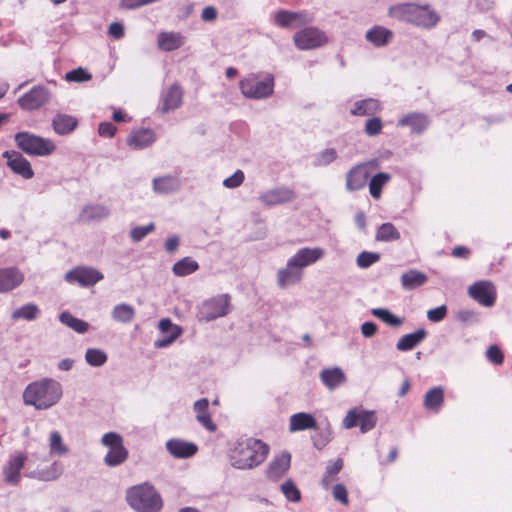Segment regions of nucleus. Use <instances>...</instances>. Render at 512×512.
Returning <instances> with one entry per match:
<instances>
[{"label": "nucleus", "instance_id": "obj_1", "mask_svg": "<svg viewBox=\"0 0 512 512\" xmlns=\"http://www.w3.org/2000/svg\"><path fill=\"white\" fill-rule=\"evenodd\" d=\"M269 450V446L260 439H239L229 455L231 465L237 469H252L266 460Z\"/></svg>", "mask_w": 512, "mask_h": 512}, {"label": "nucleus", "instance_id": "obj_2", "mask_svg": "<svg viewBox=\"0 0 512 512\" xmlns=\"http://www.w3.org/2000/svg\"><path fill=\"white\" fill-rule=\"evenodd\" d=\"M62 396L61 385L52 379H43L29 384L23 392L25 404L37 409H47L56 404Z\"/></svg>", "mask_w": 512, "mask_h": 512}, {"label": "nucleus", "instance_id": "obj_3", "mask_svg": "<svg viewBox=\"0 0 512 512\" xmlns=\"http://www.w3.org/2000/svg\"><path fill=\"white\" fill-rule=\"evenodd\" d=\"M126 500L137 512H160L163 508L161 495L149 483L130 487L126 492Z\"/></svg>", "mask_w": 512, "mask_h": 512}, {"label": "nucleus", "instance_id": "obj_4", "mask_svg": "<svg viewBox=\"0 0 512 512\" xmlns=\"http://www.w3.org/2000/svg\"><path fill=\"white\" fill-rule=\"evenodd\" d=\"M389 15L421 27H433L439 21L438 14L427 5L414 3L398 4L390 7Z\"/></svg>", "mask_w": 512, "mask_h": 512}, {"label": "nucleus", "instance_id": "obj_5", "mask_svg": "<svg viewBox=\"0 0 512 512\" xmlns=\"http://www.w3.org/2000/svg\"><path fill=\"white\" fill-rule=\"evenodd\" d=\"M274 76L270 73H252L239 82V88L248 99H265L273 95Z\"/></svg>", "mask_w": 512, "mask_h": 512}, {"label": "nucleus", "instance_id": "obj_6", "mask_svg": "<svg viewBox=\"0 0 512 512\" xmlns=\"http://www.w3.org/2000/svg\"><path fill=\"white\" fill-rule=\"evenodd\" d=\"M15 142L23 152L34 156H48L56 146L50 139H45L29 132H19L15 135Z\"/></svg>", "mask_w": 512, "mask_h": 512}, {"label": "nucleus", "instance_id": "obj_7", "mask_svg": "<svg viewBox=\"0 0 512 512\" xmlns=\"http://www.w3.org/2000/svg\"><path fill=\"white\" fill-rule=\"evenodd\" d=\"M101 442L109 448L104 457V463L109 467H115L124 463L128 458V450L123 445V439L116 432H109L103 435Z\"/></svg>", "mask_w": 512, "mask_h": 512}, {"label": "nucleus", "instance_id": "obj_8", "mask_svg": "<svg viewBox=\"0 0 512 512\" xmlns=\"http://www.w3.org/2000/svg\"><path fill=\"white\" fill-rule=\"evenodd\" d=\"M377 423V416L374 411H367L360 408L349 410L343 419V427L351 429L359 426L362 433L372 430Z\"/></svg>", "mask_w": 512, "mask_h": 512}, {"label": "nucleus", "instance_id": "obj_9", "mask_svg": "<svg viewBox=\"0 0 512 512\" xmlns=\"http://www.w3.org/2000/svg\"><path fill=\"white\" fill-rule=\"evenodd\" d=\"M293 41L298 49L309 50L325 45L328 42V38L318 28L306 27L294 34Z\"/></svg>", "mask_w": 512, "mask_h": 512}, {"label": "nucleus", "instance_id": "obj_10", "mask_svg": "<svg viewBox=\"0 0 512 512\" xmlns=\"http://www.w3.org/2000/svg\"><path fill=\"white\" fill-rule=\"evenodd\" d=\"M104 278L103 274L95 268L78 266L68 271L65 280L69 283H78L82 287L94 286Z\"/></svg>", "mask_w": 512, "mask_h": 512}, {"label": "nucleus", "instance_id": "obj_11", "mask_svg": "<svg viewBox=\"0 0 512 512\" xmlns=\"http://www.w3.org/2000/svg\"><path fill=\"white\" fill-rule=\"evenodd\" d=\"M469 296L484 307L494 305L497 292L494 284L490 281H477L468 288Z\"/></svg>", "mask_w": 512, "mask_h": 512}, {"label": "nucleus", "instance_id": "obj_12", "mask_svg": "<svg viewBox=\"0 0 512 512\" xmlns=\"http://www.w3.org/2000/svg\"><path fill=\"white\" fill-rule=\"evenodd\" d=\"M230 309V296L228 294L218 295L204 302L201 315L206 321L214 320L228 314Z\"/></svg>", "mask_w": 512, "mask_h": 512}, {"label": "nucleus", "instance_id": "obj_13", "mask_svg": "<svg viewBox=\"0 0 512 512\" xmlns=\"http://www.w3.org/2000/svg\"><path fill=\"white\" fill-rule=\"evenodd\" d=\"M49 100V91L43 86H34L18 99L21 109L32 111L40 108Z\"/></svg>", "mask_w": 512, "mask_h": 512}, {"label": "nucleus", "instance_id": "obj_14", "mask_svg": "<svg viewBox=\"0 0 512 512\" xmlns=\"http://www.w3.org/2000/svg\"><path fill=\"white\" fill-rule=\"evenodd\" d=\"M3 158L7 159V166L24 179H31L34 171L30 162L17 151H5Z\"/></svg>", "mask_w": 512, "mask_h": 512}, {"label": "nucleus", "instance_id": "obj_15", "mask_svg": "<svg viewBox=\"0 0 512 512\" xmlns=\"http://www.w3.org/2000/svg\"><path fill=\"white\" fill-rule=\"evenodd\" d=\"M323 248L304 247L299 249L290 260V265H296L300 270L306 266L314 264L324 256Z\"/></svg>", "mask_w": 512, "mask_h": 512}, {"label": "nucleus", "instance_id": "obj_16", "mask_svg": "<svg viewBox=\"0 0 512 512\" xmlns=\"http://www.w3.org/2000/svg\"><path fill=\"white\" fill-rule=\"evenodd\" d=\"M183 101V89L178 83L172 84L161 95L160 111L168 113L179 108Z\"/></svg>", "mask_w": 512, "mask_h": 512}, {"label": "nucleus", "instance_id": "obj_17", "mask_svg": "<svg viewBox=\"0 0 512 512\" xmlns=\"http://www.w3.org/2000/svg\"><path fill=\"white\" fill-rule=\"evenodd\" d=\"M296 194L289 187H277L261 194L260 201L267 206H274L293 201Z\"/></svg>", "mask_w": 512, "mask_h": 512}, {"label": "nucleus", "instance_id": "obj_18", "mask_svg": "<svg viewBox=\"0 0 512 512\" xmlns=\"http://www.w3.org/2000/svg\"><path fill=\"white\" fill-rule=\"evenodd\" d=\"M156 140L155 132L152 129L141 128L132 131L127 139V145L133 150L144 149L152 145Z\"/></svg>", "mask_w": 512, "mask_h": 512}, {"label": "nucleus", "instance_id": "obj_19", "mask_svg": "<svg viewBox=\"0 0 512 512\" xmlns=\"http://www.w3.org/2000/svg\"><path fill=\"white\" fill-rule=\"evenodd\" d=\"M369 178L366 164L352 167L346 175V188L349 191H357L365 187Z\"/></svg>", "mask_w": 512, "mask_h": 512}, {"label": "nucleus", "instance_id": "obj_20", "mask_svg": "<svg viewBox=\"0 0 512 512\" xmlns=\"http://www.w3.org/2000/svg\"><path fill=\"white\" fill-rule=\"evenodd\" d=\"M24 281V274L15 267L0 269V293L9 292Z\"/></svg>", "mask_w": 512, "mask_h": 512}, {"label": "nucleus", "instance_id": "obj_21", "mask_svg": "<svg viewBox=\"0 0 512 512\" xmlns=\"http://www.w3.org/2000/svg\"><path fill=\"white\" fill-rule=\"evenodd\" d=\"M26 455L18 453L13 456L4 467L3 474L7 483L16 485L21 479V470L24 467Z\"/></svg>", "mask_w": 512, "mask_h": 512}, {"label": "nucleus", "instance_id": "obj_22", "mask_svg": "<svg viewBox=\"0 0 512 512\" xmlns=\"http://www.w3.org/2000/svg\"><path fill=\"white\" fill-rule=\"evenodd\" d=\"M166 448L174 458H189L198 451L196 444L177 438L168 440Z\"/></svg>", "mask_w": 512, "mask_h": 512}, {"label": "nucleus", "instance_id": "obj_23", "mask_svg": "<svg viewBox=\"0 0 512 512\" xmlns=\"http://www.w3.org/2000/svg\"><path fill=\"white\" fill-rule=\"evenodd\" d=\"M185 43V37L179 32H160L157 38V47L165 52L181 48Z\"/></svg>", "mask_w": 512, "mask_h": 512}, {"label": "nucleus", "instance_id": "obj_24", "mask_svg": "<svg viewBox=\"0 0 512 512\" xmlns=\"http://www.w3.org/2000/svg\"><path fill=\"white\" fill-rule=\"evenodd\" d=\"M194 411L196 413L197 421L208 431L215 432L217 429L216 424L213 422L209 413V401L202 398L194 403Z\"/></svg>", "mask_w": 512, "mask_h": 512}, {"label": "nucleus", "instance_id": "obj_25", "mask_svg": "<svg viewBox=\"0 0 512 512\" xmlns=\"http://www.w3.org/2000/svg\"><path fill=\"white\" fill-rule=\"evenodd\" d=\"M78 126V119L72 115L57 113L52 120V127L56 134L67 135Z\"/></svg>", "mask_w": 512, "mask_h": 512}, {"label": "nucleus", "instance_id": "obj_26", "mask_svg": "<svg viewBox=\"0 0 512 512\" xmlns=\"http://www.w3.org/2000/svg\"><path fill=\"white\" fill-rule=\"evenodd\" d=\"M317 428L316 419L309 413L299 412L290 416L289 431L297 432Z\"/></svg>", "mask_w": 512, "mask_h": 512}, {"label": "nucleus", "instance_id": "obj_27", "mask_svg": "<svg viewBox=\"0 0 512 512\" xmlns=\"http://www.w3.org/2000/svg\"><path fill=\"white\" fill-rule=\"evenodd\" d=\"M63 473V466L61 463L55 461L46 468H37L27 474L28 477L40 481H54L57 480Z\"/></svg>", "mask_w": 512, "mask_h": 512}, {"label": "nucleus", "instance_id": "obj_28", "mask_svg": "<svg viewBox=\"0 0 512 512\" xmlns=\"http://www.w3.org/2000/svg\"><path fill=\"white\" fill-rule=\"evenodd\" d=\"M398 125L410 127L412 133L420 134L428 127L429 120L423 113H410L402 117Z\"/></svg>", "mask_w": 512, "mask_h": 512}, {"label": "nucleus", "instance_id": "obj_29", "mask_svg": "<svg viewBox=\"0 0 512 512\" xmlns=\"http://www.w3.org/2000/svg\"><path fill=\"white\" fill-rule=\"evenodd\" d=\"M301 278V270L296 265H290V260H288L286 267L280 269L277 273V282L281 288L297 283Z\"/></svg>", "mask_w": 512, "mask_h": 512}, {"label": "nucleus", "instance_id": "obj_30", "mask_svg": "<svg viewBox=\"0 0 512 512\" xmlns=\"http://www.w3.org/2000/svg\"><path fill=\"white\" fill-rule=\"evenodd\" d=\"M320 379L328 389L333 390L346 381V376L340 368L335 367L322 370Z\"/></svg>", "mask_w": 512, "mask_h": 512}, {"label": "nucleus", "instance_id": "obj_31", "mask_svg": "<svg viewBox=\"0 0 512 512\" xmlns=\"http://www.w3.org/2000/svg\"><path fill=\"white\" fill-rule=\"evenodd\" d=\"M426 336H427L426 330L423 328H420L413 333L406 334V335L402 336L398 340V342L396 344V348L399 351H403V352L410 351L413 348H415L417 345H419L426 338Z\"/></svg>", "mask_w": 512, "mask_h": 512}, {"label": "nucleus", "instance_id": "obj_32", "mask_svg": "<svg viewBox=\"0 0 512 512\" xmlns=\"http://www.w3.org/2000/svg\"><path fill=\"white\" fill-rule=\"evenodd\" d=\"M427 275L421 271L410 269L402 274L401 285L405 290H413L427 282Z\"/></svg>", "mask_w": 512, "mask_h": 512}, {"label": "nucleus", "instance_id": "obj_33", "mask_svg": "<svg viewBox=\"0 0 512 512\" xmlns=\"http://www.w3.org/2000/svg\"><path fill=\"white\" fill-rule=\"evenodd\" d=\"M291 456L288 453H283L276 457L268 469V476L273 479L282 477L290 468Z\"/></svg>", "mask_w": 512, "mask_h": 512}, {"label": "nucleus", "instance_id": "obj_34", "mask_svg": "<svg viewBox=\"0 0 512 512\" xmlns=\"http://www.w3.org/2000/svg\"><path fill=\"white\" fill-rule=\"evenodd\" d=\"M392 37V31L383 26H374L366 33L367 41L377 47L388 44Z\"/></svg>", "mask_w": 512, "mask_h": 512}, {"label": "nucleus", "instance_id": "obj_35", "mask_svg": "<svg viewBox=\"0 0 512 512\" xmlns=\"http://www.w3.org/2000/svg\"><path fill=\"white\" fill-rule=\"evenodd\" d=\"M444 402V390L441 386L433 387L424 396L423 404L427 410L438 412Z\"/></svg>", "mask_w": 512, "mask_h": 512}, {"label": "nucleus", "instance_id": "obj_36", "mask_svg": "<svg viewBox=\"0 0 512 512\" xmlns=\"http://www.w3.org/2000/svg\"><path fill=\"white\" fill-rule=\"evenodd\" d=\"M381 110V105L378 100L368 98L354 103L351 109V114L354 116L374 115Z\"/></svg>", "mask_w": 512, "mask_h": 512}, {"label": "nucleus", "instance_id": "obj_37", "mask_svg": "<svg viewBox=\"0 0 512 512\" xmlns=\"http://www.w3.org/2000/svg\"><path fill=\"white\" fill-rule=\"evenodd\" d=\"M109 215V210L103 205H88L84 207L79 215L81 222H90L106 218Z\"/></svg>", "mask_w": 512, "mask_h": 512}, {"label": "nucleus", "instance_id": "obj_38", "mask_svg": "<svg viewBox=\"0 0 512 512\" xmlns=\"http://www.w3.org/2000/svg\"><path fill=\"white\" fill-rule=\"evenodd\" d=\"M401 237L400 232L394 224L390 222L380 225L375 234V240L379 242L398 241Z\"/></svg>", "mask_w": 512, "mask_h": 512}, {"label": "nucleus", "instance_id": "obj_39", "mask_svg": "<svg viewBox=\"0 0 512 512\" xmlns=\"http://www.w3.org/2000/svg\"><path fill=\"white\" fill-rule=\"evenodd\" d=\"M199 269L198 263L193 260L191 257H184L177 261L173 267L172 271L174 275L178 277H184L190 275Z\"/></svg>", "mask_w": 512, "mask_h": 512}, {"label": "nucleus", "instance_id": "obj_40", "mask_svg": "<svg viewBox=\"0 0 512 512\" xmlns=\"http://www.w3.org/2000/svg\"><path fill=\"white\" fill-rule=\"evenodd\" d=\"M391 175L380 172L374 175L369 182V192L374 199H379L383 187L390 181Z\"/></svg>", "mask_w": 512, "mask_h": 512}, {"label": "nucleus", "instance_id": "obj_41", "mask_svg": "<svg viewBox=\"0 0 512 512\" xmlns=\"http://www.w3.org/2000/svg\"><path fill=\"white\" fill-rule=\"evenodd\" d=\"M344 462L342 458L336 459L327 465L326 471L321 479V485L328 489L331 483L336 480V476L342 470Z\"/></svg>", "mask_w": 512, "mask_h": 512}, {"label": "nucleus", "instance_id": "obj_42", "mask_svg": "<svg viewBox=\"0 0 512 512\" xmlns=\"http://www.w3.org/2000/svg\"><path fill=\"white\" fill-rule=\"evenodd\" d=\"M179 183L175 177L165 176L156 178L153 181L154 190L158 193L167 194L178 189Z\"/></svg>", "mask_w": 512, "mask_h": 512}, {"label": "nucleus", "instance_id": "obj_43", "mask_svg": "<svg viewBox=\"0 0 512 512\" xmlns=\"http://www.w3.org/2000/svg\"><path fill=\"white\" fill-rule=\"evenodd\" d=\"M60 321L78 333L88 331L89 324L81 319L74 317L69 312H62L59 317Z\"/></svg>", "mask_w": 512, "mask_h": 512}, {"label": "nucleus", "instance_id": "obj_44", "mask_svg": "<svg viewBox=\"0 0 512 512\" xmlns=\"http://www.w3.org/2000/svg\"><path fill=\"white\" fill-rule=\"evenodd\" d=\"M114 320L122 323H129L135 317V309L128 304L116 305L112 312Z\"/></svg>", "mask_w": 512, "mask_h": 512}, {"label": "nucleus", "instance_id": "obj_45", "mask_svg": "<svg viewBox=\"0 0 512 512\" xmlns=\"http://www.w3.org/2000/svg\"><path fill=\"white\" fill-rule=\"evenodd\" d=\"M39 312L40 311L37 305L29 303L16 309L12 313V318L14 320L24 319L27 321H32L37 318Z\"/></svg>", "mask_w": 512, "mask_h": 512}, {"label": "nucleus", "instance_id": "obj_46", "mask_svg": "<svg viewBox=\"0 0 512 512\" xmlns=\"http://www.w3.org/2000/svg\"><path fill=\"white\" fill-rule=\"evenodd\" d=\"M371 314L392 327H399L403 324L402 318L393 315L389 310L384 308H374L371 310Z\"/></svg>", "mask_w": 512, "mask_h": 512}, {"label": "nucleus", "instance_id": "obj_47", "mask_svg": "<svg viewBox=\"0 0 512 512\" xmlns=\"http://www.w3.org/2000/svg\"><path fill=\"white\" fill-rule=\"evenodd\" d=\"M159 329L163 333L171 332V334L169 336V339L165 340V341H162L158 345L159 347H162L164 345H167V344L173 342L181 334V329L178 326L174 325L169 318H165V319L160 320V322H159Z\"/></svg>", "mask_w": 512, "mask_h": 512}, {"label": "nucleus", "instance_id": "obj_48", "mask_svg": "<svg viewBox=\"0 0 512 512\" xmlns=\"http://www.w3.org/2000/svg\"><path fill=\"white\" fill-rule=\"evenodd\" d=\"M87 363L94 367H100L107 362V354L100 349L90 348L85 353Z\"/></svg>", "mask_w": 512, "mask_h": 512}, {"label": "nucleus", "instance_id": "obj_49", "mask_svg": "<svg viewBox=\"0 0 512 512\" xmlns=\"http://www.w3.org/2000/svg\"><path fill=\"white\" fill-rule=\"evenodd\" d=\"M300 17L299 13L281 10L276 13L274 21L278 26L287 28L292 26Z\"/></svg>", "mask_w": 512, "mask_h": 512}, {"label": "nucleus", "instance_id": "obj_50", "mask_svg": "<svg viewBox=\"0 0 512 512\" xmlns=\"http://www.w3.org/2000/svg\"><path fill=\"white\" fill-rule=\"evenodd\" d=\"M50 450L58 455L68 453V447L63 443L62 436L58 431H53L50 434Z\"/></svg>", "mask_w": 512, "mask_h": 512}, {"label": "nucleus", "instance_id": "obj_51", "mask_svg": "<svg viewBox=\"0 0 512 512\" xmlns=\"http://www.w3.org/2000/svg\"><path fill=\"white\" fill-rule=\"evenodd\" d=\"M282 493L285 498L291 502H299L301 499L300 490L296 487L292 480H287L281 485Z\"/></svg>", "mask_w": 512, "mask_h": 512}, {"label": "nucleus", "instance_id": "obj_52", "mask_svg": "<svg viewBox=\"0 0 512 512\" xmlns=\"http://www.w3.org/2000/svg\"><path fill=\"white\" fill-rule=\"evenodd\" d=\"M381 258V255L377 252H361L356 259V263L360 268H368L374 263L378 262Z\"/></svg>", "mask_w": 512, "mask_h": 512}, {"label": "nucleus", "instance_id": "obj_53", "mask_svg": "<svg viewBox=\"0 0 512 512\" xmlns=\"http://www.w3.org/2000/svg\"><path fill=\"white\" fill-rule=\"evenodd\" d=\"M65 79L68 82H86L92 79V75L82 67L71 70L66 73Z\"/></svg>", "mask_w": 512, "mask_h": 512}, {"label": "nucleus", "instance_id": "obj_54", "mask_svg": "<svg viewBox=\"0 0 512 512\" xmlns=\"http://www.w3.org/2000/svg\"><path fill=\"white\" fill-rule=\"evenodd\" d=\"M155 230L154 223H150L146 226H136L131 229L130 231V237L134 242H139L143 238H145L149 233L153 232Z\"/></svg>", "mask_w": 512, "mask_h": 512}, {"label": "nucleus", "instance_id": "obj_55", "mask_svg": "<svg viewBox=\"0 0 512 512\" xmlns=\"http://www.w3.org/2000/svg\"><path fill=\"white\" fill-rule=\"evenodd\" d=\"M382 128V120L379 117H373L366 121L364 131L368 136H376L381 133Z\"/></svg>", "mask_w": 512, "mask_h": 512}, {"label": "nucleus", "instance_id": "obj_56", "mask_svg": "<svg viewBox=\"0 0 512 512\" xmlns=\"http://www.w3.org/2000/svg\"><path fill=\"white\" fill-rule=\"evenodd\" d=\"M486 357L491 363L495 365H501L504 361L503 352L497 345H491L487 349Z\"/></svg>", "mask_w": 512, "mask_h": 512}, {"label": "nucleus", "instance_id": "obj_57", "mask_svg": "<svg viewBox=\"0 0 512 512\" xmlns=\"http://www.w3.org/2000/svg\"><path fill=\"white\" fill-rule=\"evenodd\" d=\"M332 495H333V498L336 501L340 502L341 504H343V505L349 504L348 491H347V488L345 487V485H343V484L334 485L332 488Z\"/></svg>", "mask_w": 512, "mask_h": 512}, {"label": "nucleus", "instance_id": "obj_58", "mask_svg": "<svg viewBox=\"0 0 512 512\" xmlns=\"http://www.w3.org/2000/svg\"><path fill=\"white\" fill-rule=\"evenodd\" d=\"M245 179L244 173L242 170H237L233 175L226 178L223 181V185L227 188H237L239 187Z\"/></svg>", "mask_w": 512, "mask_h": 512}, {"label": "nucleus", "instance_id": "obj_59", "mask_svg": "<svg viewBox=\"0 0 512 512\" xmlns=\"http://www.w3.org/2000/svg\"><path fill=\"white\" fill-rule=\"evenodd\" d=\"M447 315V307L446 305H441L439 307H436L434 309H430L427 312V318L431 322H440L442 321Z\"/></svg>", "mask_w": 512, "mask_h": 512}, {"label": "nucleus", "instance_id": "obj_60", "mask_svg": "<svg viewBox=\"0 0 512 512\" xmlns=\"http://www.w3.org/2000/svg\"><path fill=\"white\" fill-rule=\"evenodd\" d=\"M117 132L116 126L110 122H102L99 124L98 133L101 137L112 138Z\"/></svg>", "mask_w": 512, "mask_h": 512}, {"label": "nucleus", "instance_id": "obj_61", "mask_svg": "<svg viewBox=\"0 0 512 512\" xmlns=\"http://www.w3.org/2000/svg\"><path fill=\"white\" fill-rule=\"evenodd\" d=\"M337 157L335 149L329 148L321 152L318 156V163L320 165H328L333 162Z\"/></svg>", "mask_w": 512, "mask_h": 512}, {"label": "nucleus", "instance_id": "obj_62", "mask_svg": "<svg viewBox=\"0 0 512 512\" xmlns=\"http://www.w3.org/2000/svg\"><path fill=\"white\" fill-rule=\"evenodd\" d=\"M108 34L115 39H120L124 36V27L119 22H113L110 24Z\"/></svg>", "mask_w": 512, "mask_h": 512}, {"label": "nucleus", "instance_id": "obj_63", "mask_svg": "<svg viewBox=\"0 0 512 512\" xmlns=\"http://www.w3.org/2000/svg\"><path fill=\"white\" fill-rule=\"evenodd\" d=\"M361 332L365 337H372L377 332V325L373 322H365L361 326Z\"/></svg>", "mask_w": 512, "mask_h": 512}, {"label": "nucleus", "instance_id": "obj_64", "mask_svg": "<svg viewBox=\"0 0 512 512\" xmlns=\"http://www.w3.org/2000/svg\"><path fill=\"white\" fill-rule=\"evenodd\" d=\"M201 17L205 21H213L217 17V11L212 6H207L203 9Z\"/></svg>", "mask_w": 512, "mask_h": 512}]
</instances>
